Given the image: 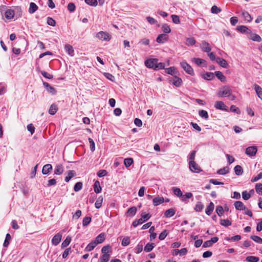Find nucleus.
<instances>
[{
	"label": "nucleus",
	"mask_w": 262,
	"mask_h": 262,
	"mask_svg": "<svg viewBox=\"0 0 262 262\" xmlns=\"http://www.w3.org/2000/svg\"><path fill=\"white\" fill-rule=\"evenodd\" d=\"M232 90L228 86H224L218 92L217 95L219 97H228L231 95Z\"/></svg>",
	"instance_id": "obj_1"
},
{
	"label": "nucleus",
	"mask_w": 262,
	"mask_h": 262,
	"mask_svg": "<svg viewBox=\"0 0 262 262\" xmlns=\"http://www.w3.org/2000/svg\"><path fill=\"white\" fill-rule=\"evenodd\" d=\"M181 67L188 74L193 76L194 72L192 67L186 61H182L180 63Z\"/></svg>",
	"instance_id": "obj_2"
},
{
	"label": "nucleus",
	"mask_w": 262,
	"mask_h": 262,
	"mask_svg": "<svg viewBox=\"0 0 262 262\" xmlns=\"http://www.w3.org/2000/svg\"><path fill=\"white\" fill-rule=\"evenodd\" d=\"M96 37L101 40L109 41L111 39V35L108 33L100 31L96 34Z\"/></svg>",
	"instance_id": "obj_3"
},
{
	"label": "nucleus",
	"mask_w": 262,
	"mask_h": 262,
	"mask_svg": "<svg viewBox=\"0 0 262 262\" xmlns=\"http://www.w3.org/2000/svg\"><path fill=\"white\" fill-rule=\"evenodd\" d=\"M189 169L193 172L199 173L202 171L200 167L195 161H189Z\"/></svg>",
	"instance_id": "obj_4"
},
{
	"label": "nucleus",
	"mask_w": 262,
	"mask_h": 262,
	"mask_svg": "<svg viewBox=\"0 0 262 262\" xmlns=\"http://www.w3.org/2000/svg\"><path fill=\"white\" fill-rule=\"evenodd\" d=\"M158 59L157 58H150L148 59L145 61V65L148 68H151L155 70L156 61H158Z\"/></svg>",
	"instance_id": "obj_5"
},
{
	"label": "nucleus",
	"mask_w": 262,
	"mask_h": 262,
	"mask_svg": "<svg viewBox=\"0 0 262 262\" xmlns=\"http://www.w3.org/2000/svg\"><path fill=\"white\" fill-rule=\"evenodd\" d=\"M257 151V149L256 146H249L246 149L245 153L250 157H253L256 155Z\"/></svg>",
	"instance_id": "obj_6"
},
{
	"label": "nucleus",
	"mask_w": 262,
	"mask_h": 262,
	"mask_svg": "<svg viewBox=\"0 0 262 262\" xmlns=\"http://www.w3.org/2000/svg\"><path fill=\"white\" fill-rule=\"evenodd\" d=\"M169 81L177 87H179L182 83V80L181 78L174 76L169 79Z\"/></svg>",
	"instance_id": "obj_7"
},
{
	"label": "nucleus",
	"mask_w": 262,
	"mask_h": 262,
	"mask_svg": "<svg viewBox=\"0 0 262 262\" xmlns=\"http://www.w3.org/2000/svg\"><path fill=\"white\" fill-rule=\"evenodd\" d=\"M219 240L217 237H213L211 238L210 240L205 242L203 245V247L204 248H207L212 246L213 244L216 243Z\"/></svg>",
	"instance_id": "obj_8"
},
{
	"label": "nucleus",
	"mask_w": 262,
	"mask_h": 262,
	"mask_svg": "<svg viewBox=\"0 0 262 262\" xmlns=\"http://www.w3.org/2000/svg\"><path fill=\"white\" fill-rule=\"evenodd\" d=\"M202 51L204 52H209L211 50L209 43L206 41H203L200 45Z\"/></svg>",
	"instance_id": "obj_9"
},
{
	"label": "nucleus",
	"mask_w": 262,
	"mask_h": 262,
	"mask_svg": "<svg viewBox=\"0 0 262 262\" xmlns=\"http://www.w3.org/2000/svg\"><path fill=\"white\" fill-rule=\"evenodd\" d=\"M62 238V234L58 233L54 236L52 239V243L54 246H57L61 241Z\"/></svg>",
	"instance_id": "obj_10"
},
{
	"label": "nucleus",
	"mask_w": 262,
	"mask_h": 262,
	"mask_svg": "<svg viewBox=\"0 0 262 262\" xmlns=\"http://www.w3.org/2000/svg\"><path fill=\"white\" fill-rule=\"evenodd\" d=\"M191 61L194 62L198 66H201L202 67H206L207 66L206 61L203 59L193 58H192Z\"/></svg>",
	"instance_id": "obj_11"
},
{
	"label": "nucleus",
	"mask_w": 262,
	"mask_h": 262,
	"mask_svg": "<svg viewBox=\"0 0 262 262\" xmlns=\"http://www.w3.org/2000/svg\"><path fill=\"white\" fill-rule=\"evenodd\" d=\"M43 85L46 88L47 91L50 94L52 95H55L56 93V91L54 88L50 85V84L47 82H43Z\"/></svg>",
	"instance_id": "obj_12"
},
{
	"label": "nucleus",
	"mask_w": 262,
	"mask_h": 262,
	"mask_svg": "<svg viewBox=\"0 0 262 262\" xmlns=\"http://www.w3.org/2000/svg\"><path fill=\"white\" fill-rule=\"evenodd\" d=\"M168 39V35L165 34H161L159 35L156 39V41L158 43H163Z\"/></svg>",
	"instance_id": "obj_13"
},
{
	"label": "nucleus",
	"mask_w": 262,
	"mask_h": 262,
	"mask_svg": "<svg viewBox=\"0 0 262 262\" xmlns=\"http://www.w3.org/2000/svg\"><path fill=\"white\" fill-rule=\"evenodd\" d=\"M234 205L236 210H246V207L241 201H236Z\"/></svg>",
	"instance_id": "obj_14"
},
{
	"label": "nucleus",
	"mask_w": 262,
	"mask_h": 262,
	"mask_svg": "<svg viewBox=\"0 0 262 262\" xmlns=\"http://www.w3.org/2000/svg\"><path fill=\"white\" fill-rule=\"evenodd\" d=\"M214 106L216 109L223 111H227L226 106L222 101H216Z\"/></svg>",
	"instance_id": "obj_15"
},
{
	"label": "nucleus",
	"mask_w": 262,
	"mask_h": 262,
	"mask_svg": "<svg viewBox=\"0 0 262 262\" xmlns=\"http://www.w3.org/2000/svg\"><path fill=\"white\" fill-rule=\"evenodd\" d=\"M52 166L50 164H47L43 166L42 173L43 174H47L52 170Z\"/></svg>",
	"instance_id": "obj_16"
},
{
	"label": "nucleus",
	"mask_w": 262,
	"mask_h": 262,
	"mask_svg": "<svg viewBox=\"0 0 262 262\" xmlns=\"http://www.w3.org/2000/svg\"><path fill=\"white\" fill-rule=\"evenodd\" d=\"M236 29L242 32V33H246L247 34H250L251 33L252 31L251 30H250L248 27L245 26H238L236 28Z\"/></svg>",
	"instance_id": "obj_17"
},
{
	"label": "nucleus",
	"mask_w": 262,
	"mask_h": 262,
	"mask_svg": "<svg viewBox=\"0 0 262 262\" xmlns=\"http://www.w3.org/2000/svg\"><path fill=\"white\" fill-rule=\"evenodd\" d=\"M217 63L222 67L227 68L228 67V64L226 60L224 59L218 57L216 58Z\"/></svg>",
	"instance_id": "obj_18"
},
{
	"label": "nucleus",
	"mask_w": 262,
	"mask_h": 262,
	"mask_svg": "<svg viewBox=\"0 0 262 262\" xmlns=\"http://www.w3.org/2000/svg\"><path fill=\"white\" fill-rule=\"evenodd\" d=\"M63 172V167L61 164H57L55 167L54 174L60 175Z\"/></svg>",
	"instance_id": "obj_19"
},
{
	"label": "nucleus",
	"mask_w": 262,
	"mask_h": 262,
	"mask_svg": "<svg viewBox=\"0 0 262 262\" xmlns=\"http://www.w3.org/2000/svg\"><path fill=\"white\" fill-rule=\"evenodd\" d=\"M14 10L9 9H8L5 14V17L8 19H11L13 18L14 16Z\"/></svg>",
	"instance_id": "obj_20"
},
{
	"label": "nucleus",
	"mask_w": 262,
	"mask_h": 262,
	"mask_svg": "<svg viewBox=\"0 0 262 262\" xmlns=\"http://www.w3.org/2000/svg\"><path fill=\"white\" fill-rule=\"evenodd\" d=\"M153 204L155 206H157L164 202V199L162 196H157L153 199Z\"/></svg>",
	"instance_id": "obj_21"
},
{
	"label": "nucleus",
	"mask_w": 262,
	"mask_h": 262,
	"mask_svg": "<svg viewBox=\"0 0 262 262\" xmlns=\"http://www.w3.org/2000/svg\"><path fill=\"white\" fill-rule=\"evenodd\" d=\"M105 234L102 233L98 235L95 238L94 242L97 245L102 243L105 240Z\"/></svg>",
	"instance_id": "obj_22"
},
{
	"label": "nucleus",
	"mask_w": 262,
	"mask_h": 262,
	"mask_svg": "<svg viewBox=\"0 0 262 262\" xmlns=\"http://www.w3.org/2000/svg\"><path fill=\"white\" fill-rule=\"evenodd\" d=\"M242 15L244 18L245 20L248 22H251L252 20V17L250 14L245 10L242 11Z\"/></svg>",
	"instance_id": "obj_23"
},
{
	"label": "nucleus",
	"mask_w": 262,
	"mask_h": 262,
	"mask_svg": "<svg viewBox=\"0 0 262 262\" xmlns=\"http://www.w3.org/2000/svg\"><path fill=\"white\" fill-rule=\"evenodd\" d=\"M254 86L258 97L262 100V88L256 84H255Z\"/></svg>",
	"instance_id": "obj_24"
},
{
	"label": "nucleus",
	"mask_w": 262,
	"mask_h": 262,
	"mask_svg": "<svg viewBox=\"0 0 262 262\" xmlns=\"http://www.w3.org/2000/svg\"><path fill=\"white\" fill-rule=\"evenodd\" d=\"M214 208V205L212 202H210L205 210V212L208 215H210Z\"/></svg>",
	"instance_id": "obj_25"
},
{
	"label": "nucleus",
	"mask_w": 262,
	"mask_h": 262,
	"mask_svg": "<svg viewBox=\"0 0 262 262\" xmlns=\"http://www.w3.org/2000/svg\"><path fill=\"white\" fill-rule=\"evenodd\" d=\"M57 110H58L57 105H56L54 103L52 104L49 108V113L50 115H54L56 113Z\"/></svg>",
	"instance_id": "obj_26"
},
{
	"label": "nucleus",
	"mask_w": 262,
	"mask_h": 262,
	"mask_svg": "<svg viewBox=\"0 0 262 262\" xmlns=\"http://www.w3.org/2000/svg\"><path fill=\"white\" fill-rule=\"evenodd\" d=\"M64 49L66 52L71 56L74 55V50L72 46L70 45H66L64 46Z\"/></svg>",
	"instance_id": "obj_27"
},
{
	"label": "nucleus",
	"mask_w": 262,
	"mask_h": 262,
	"mask_svg": "<svg viewBox=\"0 0 262 262\" xmlns=\"http://www.w3.org/2000/svg\"><path fill=\"white\" fill-rule=\"evenodd\" d=\"M136 212H137V208H136V207L133 206V207H132L130 208H129L127 210V211L126 212V214L128 216H134L136 214Z\"/></svg>",
	"instance_id": "obj_28"
},
{
	"label": "nucleus",
	"mask_w": 262,
	"mask_h": 262,
	"mask_svg": "<svg viewBox=\"0 0 262 262\" xmlns=\"http://www.w3.org/2000/svg\"><path fill=\"white\" fill-rule=\"evenodd\" d=\"M94 190L95 192L96 193H100L101 191L102 188L99 181H96L95 182L94 184Z\"/></svg>",
	"instance_id": "obj_29"
},
{
	"label": "nucleus",
	"mask_w": 262,
	"mask_h": 262,
	"mask_svg": "<svg viewBox=\"0 0 262 262\" xmlns=\"http://www.w3.org/2000/svg\"><path fill=\"white\" fill-rule=\"evenodd\" d=\"M76 176V172L74 170H71L68 171V176L65 177V181L68 182L73 177Z\"/></svg>",
	"instance_id": "obj_30"
},
{
	"label": "nucleus",
	"mask_w": 262,
	"mask_h": 262,
	"mask_svg": "<svg viewBox=\"0 0 262 262\" xmlns=\"http://www.w3.org/2000/svg\"><path fill=\"white\" fill-rule=\"evenodd\" d=\"M175 212L176 210L174 209L170 208L164 212V215L166 217H171L174 215Z\"/></svg>",
	"instance_id": "obj_31"
},
{
	"label": "nucleus",
	"mask_w": 262,
	"mask_h": 262,
	"mask_svg": "<svg viewBox=\"0 0 262 262\" xmlns=\"http://www.w3.org/2000/svg\"><path fill=\"white\" fill-rule=\"evenodd\" d=\"M38 9V6L33 2L30 4V7L29 9V12L30 14L34 13Z\"/></svg>",
	"instance_id": "obj_32"
},
{
	"label": "nucleus",
	"mask_w": 262,
	"mask_h": 262,
	"mask_svg": "<svg viewBox=\"0 0 262 262\" xmlns=\"http://www.w3.org/2000/svg\"><path fill=\"white\" fill-rule=\"evenodd\" d=\"M215 75L217 77V78L219 80H220L222 82L226 81V78L221 72L216 71L215 72Z\"/></svg>",
	"instance_id": "obj_33"
},
{
	"label": "nucleus",
	"mask_w": 262,
	"mask_h": 262,
	"mask_svg": "<svg viewBox=\"0 0 262 262\" xmlns=\"http://www.w3.org/2000/svg\"><path fill=\"white\" fill-rule=\"evenodd\" d=\"M203 78L204 79L207 80H210L213 79L214 78V75L213 73L211 72H207L202 76Z\"/></svg>",
	"instance_id": "obj_34"
},
{
	"label": "nucleus",
	"mask_w": 262,
	"mask_h": 262,
	"mask_svg": "<svg viewBox=\"0 0 262 262\" xmlns=\"http://www.w3.org/2000/svg\"><path fill=\"white\" fill-rule=\"evenodd\" d=\"M249 38L254 41L260 42L261 41V37L256 34H251Z\"/></svg>",
	"instance_id": "obj_35"
},
{
	"label": "nucleus",
	"mask_w": 262,
	"mask_h": 262,
	"mask_svg": "<svg viewBox=\"0 0 262 262\" xmlns=\"http://www.w3.org/2000/svg\"><path fill=\"white\" fill-rule=\"evenodd\" d=\"M103 200V198L102 196H99L98 197L95 204V206L96 208L98 209L101 207Z\"/></svg>",
	"instance_id": "obj_36"
},
{
	"label": "nucleus",
	"mask_w": 262,
	"mask_h": 262,
	"mask_svg": "<svg viewBox=\"0 0 262 262\" xmlns=\"http://www.w3.org/2000/svg\"><path fill=\"white\" fill-rule=\"evenodd\" d=\"M165 72L168 74L173 75L177 73L176 68L174 67H171L165 69Z\"/></svg>",
	"instance_id": "obj_37"
},
{
	"label": "nucleus",
	"mask_w": 262,
	"mask_h": 262,
	"mask_svg": "<svg viewBox=\"0 0 262 262\" xmlns=\"http://www.w3.org/2000/svg\"><path fill=\"white\" fill-rule=\"evenodd\" d=\"M235 173L237 176H241L243 173V169L240 165H236L234 167Z\"/></svg>",
	"instance_id": "obj_38"
},
{
	"label": "nucleus",
	"mask_w": 262,
	"mask_h": 262,
	"mask_svg": "<svg viewBox=\"0 0 262 262\" xmlns=\"http://www.w3.org/2000/svg\"><path fill=\"white\" fill-rule=\"evenodd\" d=\"M229 168L228 167H224L223 168L219 169L217 171V173L219 174H225L229 172Z\"/></svg>",
	"instance_id": "obj_39"
},
{
	"label": "nucleus",
	"mask_w": 262,
	"mask_h": 262,
	"mask_svg": "<svg viewBox=\"0 0 262 262\" xmlns=\"http://www.w3.org/2000/svg\"><path fill=\"white\" fill-rule=\"evenodd\" d=\"M97 245L96 244V243L94 241L92 242L91 243H90V244H89L87 245V246L85 248V250L87 251H91L92 250H93Z\"/></svg>",
	"instance_id": "obj_40"
},
{
	"label": "nucleus",
	"mask_w": 262,
	"mask_h": 262,
	"mask_svg": "<svg viewBox=\"0 0 262 262\" xmlns=\"http://www.w3.org/2000/svg\"><path fill=\"white\" fill-rule=\"evenodd\" d=\"M133 163V159L131 158H126L124 160V164L126 167H129Z\"/></svg>",
	"instance_id": "obj_41"
},
{
	"label": "nucleus",
	"mask_w": 262,
	"mask_h": 262,
	"mask_svg": "<svg viewBox=\"0 0 262 262\" xmlns=\"http://www.w3.org/2000/svg\"><path fill=\"white\" fill-rule=\"evenodd\" d=\"M246 260L248 262H257L259 260V258L256 256H249L246 257Z\"/></svg>",
	"instance_id": "obj_42"
},
{
	"label": "nucleus",
	"mask_w": 262,
	"mask_h": 262,
	"mask_svg": "<svg viewBox=\"0 0 262 262\" xmlns=\"http://www.w3.org/2000/svg\"><path fill=\"white\" fill-rule=\"evenodd\" d=\"M154 244L153 243H148L144 247V251L146 252L151 251L154 248Z\"/></svg>",
	"instance_id": "obj_43"
},
{
	"label": "nucleus",
	"mask_w": 262,
	"mask_h": 262,
	"mask_svg": "<svg viewBox=\"0 0 262 262\" xmlns=\"http://www.w3.org/2000/svg\"><path fill=\"white\" fill-rule=\"evenodd\" d=\"M71 241V237L69 236H68L61 244L62 248L67 247L70 244Z\"/></svg>",
	"instance_id": "obj_44"
},
{
	"label": "nucleus",
	"mask_w": 262,
	"mask_h": 262,
	"mask_svg": "<svg viewBox=\"0 0 262 262\" xmlns=\"http://www.w3.org/2000/svg\"><path fill=\"white\" fill-rule=\"evenodd\" d=\"M220 224L221 225L225 227H228L231 225V222L228 220L221 219L220 220Z\"/></svg>",
	"instance_id": "obj_45"
},
{
	"label": "nucleus",
	"mask_w": 262,
	"mask_h": 262,
	"mask_svg": "<svg viewBox=\"0 0 262 262\" xmlns=\"http://www.w3.org/2000/svg\"><path fill=\"white\" fill-rule=\"evenodd\" d=\"M11 235L9 233H7L6 236L5 240L4 241V243L3 244V246L5 247H7L9 244L10 241L11 239Z\"/></svg>",
	"instance_id": "obj_46"
},
{
	"label": "nucleus",
	"mask_w": 262,
	"mask_h": 262,
	"mask_svg": "<svg viewBox=\"0 0 262 262\" xmlns=\"http://www.w3.org/2000/svg\"><path fill=\"white\" fill-rule=\"evenodd\" d=\"M162 29L165 33H169L171 32V29L169 26L166 24H164L162 26Z\"/></svg>",
	"instance_id": "obj_47"
},
{
	"label": "nucleus",
	"mask_w": 262,
	"mask_h": 262,
	"mask_svg": "<svg viewBox=\"0 0 262 262\" xmlns=\"http://www.w3.org/2000/svg\"><path fill=\"white\" fill-rule=\"evenodd\" d=\"M204 208V205L202 204L201 202L198 203V204H196L194 210L196 212H201L203 209Z\"/></svg>",
	"instance_id": "obj_48"
},
{
	"label": "nucleus",
	"mask_w": 262,
	"mask_h": 262,
	"mask_svg": "<svg viewBox=\"0 0 262 262\" xmlns=\"http://www.w3.org/2000/svg\"><path fill=\"white\" fill-rule=\"evenodd\" d=\"M110 254H103L100 258V262H107L110 259Z\"/></svg>",
	"instance_id": "obj_49"
},
{
	"label": "nucleus",
	"mask_w": 262,
	"mask_h": 262,
	"mask_svg": "<svg viewBox=\"0 0 262 262\" xmlns=\"http://www.w3.org/2000/svg\"><path fill=\"white\" fill-rule=\"evenodd\" d=\"M82 183L81 182L76 183L74 187V191L77 192L81 190L82 189Z\"/></svg>",
	"instance_id": "obj_50"
},
{
	"label": "nucleus",
	"mask_w": 262,
	"mask_h": 262,
	"mask_svg": "<svg viewBox=\"0 0 262 262\" xmlns=\"http://www.w3.org/2000/svg\"><path fill=\"white\" fill-rule=\"evenodd\" d=\"M199 114L200 117L202 118H203L205 119H207L208 118V114L207 111L205 110H201L199 112Z\"/></svg>",
	"instance_id": "obj_51"
},
{
	"label": "nucleus",
	"mask_w": 262,
	"mask_h": 262,
	"mask_svg": "<svg viewBox=\"0 0 262 262\" xmlns=\"http://www.w3.org/2000/svg\"><path fill=\"white\" fill-rule=\"evenodd\" d=\"M130 244V238L128 236L124 237L122 241L121 245L123 246H127Z\"/></svg>",
	"instance_id": "obj_52"
},
{
	"label": "nucleus",
	"mask_w": 262,
	"mask_h": 262,
	"mask_svg": "<svg viewBox=\"0 0 262 262\" xmlns=\"http://www.w3.org/2000/svg\"><path fill=\"white\" fill-rule=\"evenodd\" d=\"M216 212L219 216H222L224 213V209L223 207L221 206H217L216 208Z\"/></svg>",
	"instance_id": "obj_53"
},
{
	"label": "nucleus",
	"mask_w": 262,
	"mask_h": 262,
	"mask_svg": "<svg viewBox=\"0 0 262 262\" xmlns=\"http://www.w3.org/2000/svg\"><path fill=\"white\" fill-rule=\"evenodd\" d=\"M255 190L258 194H262V184H256L255 185Z\"/></svg>",
	"instance_id": "obj_54"
},
{
	"label": "nucleus",
	"mask_w": 262,
	"mask_h": 262,
	"mask_svg": "<svg viewBox=\"0 0 262 262\" xmlns=\"http://www.w3.org/2000/svg\"><path fill=\"white\" fill-rule=\"evenodd\" d=\"M168 234V231L166 230H163L159 235V239L162 241L165 238Z\"/></svg>",
	"instance_id": "obj_55"
},
{
	"label": "nucleus",
	"mask_w": 262,
	"mask_h": 262,
	"mask_svg": "<svg viewBox=\"0 0 262 262\" xmlns=\"http://www.w3.org/2000/svg\"><path fill=\"white\" fill-rule=\"evenodd\" d=\"M195 40L193 37L187 38L186 39V45L188 46H193L195 43Z\"/></svg>",
	"instance_id": "obj_56"
},
{
	"label": "nucleus",
	"mask_w": 262,
	"mask_h": 262,
	"mask_svg": "<svg viewBox=\"0 0 262 262\" xmlns=\"http://www.w3.org/2000/svg\"><path fill=\"white\" fill-rule=\"evenodd\" d=\"M91 221V217L89 216H86L83 218L82 221V225L83 226H88Z\"/></svg>",
	"instance_id": "obj_57"
},
{
	"label": "nucleus",
	"mask_w": 262,
	"mask_h": 262,
	"mask_svg": "<svg viewBox=\"0 0 262 262\" xmlns=\"http://www.w3.org/2000/svg\"><path fill=\"white\" fill-rule=\"evenodd\" d=\"M173 192L177 196H182L183 195L182 191L178 188L173 187Z\"/></svg>",
	"instance_id": "obj_58"
},
{
	"label": "nucleus",
	"mask_w": 262,
	"mask_h": 262,
	"mask_svg": "<svg viewBox=\"0 0 262 262\" xmlns=\"http://www.w3.org/2000/svg\"><path fill=\"white\" fill-rule=\"evenodd\" d=\"M85 3L92 6H96L98 5L97 0H84Z\"/></svg>",
	"instance_id": "obj_59"
},
{
	"label": "nucleus",
	"mask_w": 262,
	"mask_h": 262,
	"mask_svg": "<svg viewBox=\"0 0 262 262\" xmlns=\"http://www.w3.org/2000/svg\"><path fill=\"white\" fill-rule=\"evenodd\" d=\"M251 238L257 243L262 244V238L258 236L252 235Z\"/></svg>",
	"instance_id": "obj_60"
},
{
	"label": "nucleus",
	"mask_w": 262,
	"mask_h": 262,
	"mask_svg": "<svg viewBox=\"0 0 262 262\" xmlns=\"http://www.w3.org/2000/svg\"><path fill=\"white\" fill-rule=\"evenodd\" d=\"M110 249H111V246L109 245H107V246H104L102 248L101 252L103 254H108V253L109 252Z\"/></svg>",
	"instance_id": "obj_61"
},
{
	"label": "nucleus",
	"mask_w": 262,
	"mask_h": 262,
	"mask_svg": "<svg viewBox=\"0 0 262 262\" xmlns=\"http://www.w3.org/2000/svg\"><path fill=\"white\" fill-rule=\"evenodd\" d=\"M221 11V9L216 6H213L211 9V12L213 14H217Z\"/></svg>",
	"instance_id": "obj_62"
},
{
	"label": "nucleus",
	"mask_w": 262,
	"mask_h": 262,
	"mask_svg": "<svg viewBox=\"0 0 262 262\" xmlns=\"http://www.w3.org/2000/svg\"><path fill=\"white\" fill-rule=\"evenodd\" d=\"M47 23L48 25L51 26H55L56 25L55 20L50 17H47Z\"/></svg>",
	"instance_id": "obj_63"
},
{
	"label": "nucleus",
	"mask_w": 262,
	"mask_h": 262,
	"mask_svg": "<svg viewBox=\"0 0 262 262\" xmlns=\"http://www.w3.org/2000/svg\"><path fill=\"white\" fill-rule=\"evenodd\" d=\"M144 222V221H143L142 220V219L140 218L138 220H135L133 222V226L134 227H137L138 225H140V224H142L143 222Z\"/></svg>",
	"instance_id": "obj_64"
}]
</instances>
